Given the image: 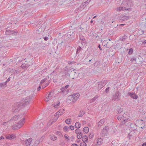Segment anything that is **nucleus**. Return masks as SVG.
Masks as SVG:
<instances>
[{
  "label": "nucleus",
  "mask_w": 146,
  "mask_h": 146,
  "mask_svg": "<svg viewBox=\"0 0 146 146\" xmlns=\"http://www.w3.org/2000/svg\"><path fill=\"white\" fill-rule=\"evenodd\" d=\"M129 117V115L128 113H124L123 115H119L117 117V118L119 120H121V122L119 124V126L125 125L126 126L130 125L131 126V124H132V123L129 124V122L126 123L127 122H128L130 120Z\"/></svg>",
  "instance_id": "nucleus-1"
},
{
  "label": "nucleus",
  "mask_w": 146,
  "mask_h": 146,
  "mask_svg": "<svg viewBox=\"0 0 146 146\" xmlns=\"http://www.w3.org/2000/svg\"><path fill=\"white\" fill-rule=\"evenodd\" d=\"M25 121V119L23 118L20 120L18 123L15 125H13L12 126V128L13 129H17L21 127Z\"/></svg>",
  "instance_id": "nucleus-2"
},
{
  "label": "nucleus",
  "mask_w": 146,
  "mask_h": 146,
  "mask_svg": "<svg viewBox=\"0 0 146 146\" xmlns=\"http://www.w3.org/2000/svg\"><path fill=\"white\" fill-rule=\"evenodd\" d=\"M23 107V104L20 102L15 104L13 105L12 111L13 112H17L20 110L21 108Z\"/></svg>",
  "instance_id": "nucleus-3"
},
{
  "label": "nucleus",
  "mask_w": 146,
  "mask_h": 146,
  "mask_svg": "<svg viewBox=\"0 0 146 146\" xmlns=\"http://www.w3.org/2000/svg\"><path fill=\"white\" fill-rule=\"evenodd\" d=\"M121 93L118 91L116 92L113 95L111 98L112 100L113 101H118L120 99Z\"/></svg>",
  "instance_id": "nucleus-4"
},
{
  "label": "nucleus",
  "mask_w": 146,
  "mask_h": 146,
  "mask_svg": "<svg viewBox=\"0 0 146 146\" xmlns=\"http://www.w3.org/2000/svg\"><path fill=\"white\" fill-rule=\"evenodd\" d=\"M31 99V97H27L25 99H24L22 102H20V103L23 104V106H25L29 103Z\"/></svg>",
  "instance_id": "nucleus-5"
},
{
  "label": "nucleus",
  "mask_w": 146,
  "mask_h": 146,
  "mask_svg": "<svg viewBox=\"0 0 146 146\" xmlns=\"http://www.w3.org/2000/svg\"><path fill=\"white\" fill-rule=\"evenodd\" d=\"M107 83V81L104 80V81L99 82L98 83V90H100L103 88Z\"/></svg>",
  "instance_id": "nucleus-6"
},
{
  "label": "nucleus",
  "mask_w": 146,
  "mask_h": 146,
  "mask_svg": "<svg viewBox=\"0 0 146 146\" xmlns=\"http://www.w3.org/2000/svg\"><path fill=\"white\" fill-rule=\"evenodd\" d=\"M80 96L79 93H75L70 96L71 100H72L73 102H75Z\"/></svg>",
  "instance_id": "nucleus-7"
},
{
  "label": "nucleus",
  "mask_w": 146,
  "mask_h": 146,
  "mask_svg": "<svg viewBox=\"0 0 146 146\" xmlns=\"http://www.w3.org/2000/svg\"><path fill=\"white\" fill-rule=\"evenodd\" d=\"M18 32L16 30H7L5 32V33L7 35H17Z\"/></svg>",
  "instance_id": "nucleus-8"
},
{
  "label": "nucleus",
  "mask_w": 146,
  "mask_h": 146,
  "mask_svg": "<svg viewBox=\"0 0 146 146\" xmlns=\"http://www.w3.org/2000/svg\"><path fill=\"white\" fill-rule=\"evenodd\" d=\"M79 74V73L78 71L76 70L75 71V70H73V71L71 72V75L72 77V79L77 78Z\"/></svg>",
  "instance_id": "nucleus-9"
},
{
  "label": "nucleus",
  "mask_w": 146,
  "mask_h": 146,
  "mask_svg": "<svg viewBox=\"0 0 146 146\" xmlns=\"http://www.w3.org/2000/svg\"><path fill=\"white\" fill-rule=\"evenodd\" d=\"M64 109H62L59 110L58 111L56 112V113L55 115L57 118L56 120H57L58 118L59 115H61L63 114L64 113Z\"/></svg>",
  "instance_id": "nucleus-10"
},
{
  "label": "nucleus",
  "mask_w": 146,
  "mask_h": 146,
  "mask_svg": "<svg viewBox=\"0 0 146 146\" xmlns=\"http://www.w3.org/2000/svg\"><path fill=\"white\" fill-rule=\"evenodd\" d=\"M128 94L134 99H136L138 98L137 96L134 93L128 92Z\"/></svg>",
  "instance_id": "nucleus-11"
},
{
  "label": "nucleus",
  "mask_w": 146,
  "mask_h": 146,
  "mask_svg": "<svg viewBox=\"0 0 146 146\" xmlns=\"http://www.w3.org/2000/svg\"><path fill=\"white\" fill-rule=\"evenodd\" d=\"M32 141V139L31 138L26 139L25 141L26 146H29Z\"/></svg>",
  "instance_id": "nucleus-12"
},
{
  "label": "nucleus",
  "mask_w": 146,
  "mask_h": 146,
  "mask_svg": "<svg viewBox=\"0 0 146 146\" xmlns=\"http://www.w3.org/2000/svg\"><path fill=\"white\" fill-rule=\"evenodd\" d=\"M6 137L7 139L11 140L15 138V136L13 134H11V135H8L6 136Z\"/></svg>",
  "instance_id": "nucleus-13"
},
{
  "label": "nucleus",
  "mask_w": 146,
  "mask_h": 146,
  "mask_svg": "<svg viewBox=\"0 0 146 146\" xmlns=\"http://www.w3.org/2000/svg\"><path fill=\"white\" fill-rule=\"evenodd\" d=\"M53 94L51 92H50L48 94V97H46V99L45 100V101L46 102L48 101L51 99L52 96V95Z\"/></svg>",
  "instance_id": "nucleus-14"
},
{
  "label": "nucleus",
  "mask_w": 146,
  "mask_h": 146,
  "mask_svg": "<svg viewBox=\"0 0 146 146\" xmlns=\"http://www.w3.org/2000/svg\"><path fill=\"white\" fill-rule=\"evenodd\" d=\"M69 86V85H67L61 88L60 89V93H64L66 91L65 90Z\"/></svg>",
  "instance_id": "nucleus-15"
},
{
  "label": "nucleus",
  "mask_w": 146,
  "mask_h": 146,
  "mask_svg": "<svg viewBox=\"0 0 146 146\" xmlns=\"http://www.w3.org/2000/svg\"><path fill=\"white\" fill-rule=\"evenodd\" d=\"M103 140L101 138H98L97 140V143L98 145H100L102 144L103 143Z\"/></svg>",
  "instance_id": "nucleus-16"
},
{
  "label": "nucleus",
  "mask_w": 146,
  "mask_h": 146,
  "mask_svg": "<svg viewBox=\"0 0 146 146\" xmlns=\"http://www.w3.org/2000/svg\"><path fill=\"white\" fill-rule=\"evenodd\" d=\"M105 119H102L98 122V127H99V128L105 122Z\"/></svg>",
  "instance_id": "nucleus-17"
},
{
  "label": "nucleus",
  "mask_w": 146,
  "mask_h": 146,
  "mask_svg": "<svg viewBox=\"0 0 146 146\" xmlns=\"http://www.w3.org/2000/svg\"><path fill=\"white\" fill-rule=\"evenodd\" d=\"M20 115H17L14 116L13 117H12L11 119V120H13L14 121H16L20 118H21V117H20Z\"/></svg>",
  "instance_id": "nucleus-18"
},
{
  "label": "nucleus",
  "mask_w": 146,
  "mask_h": 146,
  "mask_svg": "<svg viewBox=\"0 0 146 146\" xmlns=\"http://www.w3.org/2000/svg\"><path fill=\"white\" fill-rule=\"evenodd\" d=\"M107 132L106 130H104V129H103L100 135L102 137H104L106 135Z\"/></svg>",
  "instance_id": "nucleus-19"
},
{
  "label": "nucleus",
  "mask_w": 146,
  "mask_h": 146,
  "mask_svg": "<svg viewBox=\"0 0 146 146\" xmlns=\"http://www.w3.org/2000/svg\"><path fill=\"white\" fill-rule=\"evenodd\" d=\"M129 16L124 15L121 17V18L120 19V20L121 21H125L126 20L129 19Z\"/></svg>",
  "instance_id": "nucleus-20"
},
{
  "label": "nucleus",
  "mask_w": 146,
  "mask_h": 146,
  "mask_svg": "<svg viewBox=\"0 0 146 146\" xmlns=\"http://www.w3.org/2000/svg\"><path fill=\"white\" fill-rule=\"evenodd\" d=\"M60 102L59 101H57L56 102H55L52 104V106L55 108H56L60 104Z\"/></svg>",
  "instance_id": "nucleus-21"
},
{
  "label": "nucleus",
  "mask_w": 146,
  "mask_h": 146,
  "mask_svg": "<svg viewBox=\"0 0 146 146\" xmlns=\"http://www.w3.org/2000/svg\"><path fill=\"white\" fill-rule=\"evenodd\" d=\"M130 9V8H127L125 7H119V11L121 10H129Z\"/></svg>",
  "instance_id": "nucleus-22"
},
{
  "label": "nucleus",
  "mask_w": 146,
  "mask_h": 146,
  "mask_svg": "<svg viewBox=\"0 0 146 146\" xmlns=\"http://www.w3.org/2000/svg\"><path fill=\"white\" fill-rule=\"evenodd\" d=\"M89 129L88 127H84L83 130V131L84 133H87L88 132Z\"/></svg>",
  "instance_id": "nucleus-23"
},
{
  "label": "nucleus",
  "mask_w": 146,
  "mask_h": 146,
  "mask_svg": "<svg viewBox=\"0 0 146 146\" xmlns=\"http://www.w3.org/2000/svg\"><path fill=\"white\" fill-rule=\"evenodd\" d=\"M88 140V137L86 135H84L82 137V140L83 141L87 142Z\"/></svg>",
  "instance_id": "nucleus-24"
},
{
  "label": "nucleus",
  "mask_w": 146,
  "mask_h": 146,
  "mask_svg": "<svg viewBox=\"0 0 146 146\" xmlns=\"http://www.w3.org/2000/svg\"><path fill=\"white\" fill-rule=\"evenodd\" d=\"M82 50L81 47L79 46L78 47L77 49V51L76 53V55H79V53L81 51V50Z\"/></svg>",
  "instance_id": "nucleus-25"
},
{
  "label": "nucleus",
  "mask_w": 146,
  "mask_h": 146,
  "mask_svg": "<svg viewBox=\"0 0 146 146\" xmlns=\"http://www.w3.org/2000/svg\"><path fill=\"white\" fill-rule=\"evenodd\" d=\"M75 127L77 129L80 128L81 127V124L78 122H76L75 124Z\"/></svg>",
  "instance_id": "nucleus-26"
},
{
  "label": "nucleus",
  "mask_w": 146,
  "mask_h": 146,
  "mask_svg": "<svg viewBox=\"0 0 146 146\" xmlns=\"http://www.w3.org/2000/svg\"><path fill=\"white\" fill-rule=\"evenodd\" d=\"M85 113L84 111H80V114L78 115V117H82Z\"/></svg>",
  "instance_id": "nucleus-27"
},
{
  "label": "nucleus",
  "mask_w": 146,
  "mask_h": 146,
  "mask_svg": "<svg viewBox=\"0 0 146 146\" xmlns=\"http://www.w3.org/2000/svg\"><path fill=\"white\" fill-rule=\"evenodd\" d=\"M82 135V133L80 131L79 134L77 135V137L78 139H80L83 136Z\"/></svg>",
  "instance_id": "nucleus-28"
},
{
  "label": "nucleus",
  "mask_w": 146,
  "mask_h": 146,
  "mask_svg": "<svg viewBox=\"0 0 146 146\" xmlns=\"http://www.w3.org/2000/svg\"><path fill=\"white\" fill-rule=\"evenodd\" d=\"M40 142V139H37L35 142L34 143L35 145H37Z\"/></svg>",
  "instance_id": "nucleus-29"
},
{
  "label": "nucleus",
  "mask_w": 146,
  "mask_h": 146,
  "mask_svg": "<svg viewBox=\"0 0 146 146\" xmlns=\"http://www.w3.org/2000/svg\"><path fill=\"white\" fill-rule=\"evenodd\" d=\"M71 122V119H66L65 120L66 123L67 124H70Z\"/></svg>",
  "instance_id": "nucleus-30"
},
{
  "label": "nucleus",
  "mask_w": 146,
  "mask_h": 146,
  "mask_svg": "<svg viewBox=\"0 0 146 146\" xmlns=\"http://www.w3.org/2000/svg\"><path fill=\"white\" fill-rule=\"evenodd\" d=\"M127 37V36L125 35L123 36L120 38V40L122 41H125V39Z\"/></svg>",
  "instance_id": "nucleus-31"
},
{
  "label": "nucleus",
  "mask_w": 146,
  "mask_h": 146,
  "mask_svg": "<svg viewBox=\"0 0 146 146\" xmlns=\"http://www.w3.org/2000/svg\"><path fill=\"white\" fill-rule=\"evenodd\" d=\"M73 34L74 33L73 32H72V33H71V32H68L67 33L66 36H68V37H70L71 36H73Z\"/></svg>",
  "instance_id": "nucleus-32"
},
{
  "label": "nucleus",
  "mask_w": 146,
  "mask_h": 146,
  "mask_svg": "<svg viewBox=\"0 0 146 146\" xmlns=\"http://www.w3.org/2000/svg\"><path fill=\"white\" fill-rule=\"evenodd\" d=\"M50 139L53 141H55L57 139V137L55 135L51 136L50 137Z\"/></svg>",
  "instance_id": "nucleus-33"
},
{
  "label": "nucleus",
  "mask_w": 146,
  "mask_h": 146,
  "mask_svg": "<svg viewBox=\"0 0 146 146\" xmlns=\"http://www.w3.org/2000/svg\"><path fill=\"white\" fill-rule=\"evenodd\" d=\"M69 129V127L67 126H65L63 128V130L65 131H68Z\"/></svg>",
  "instance_id": "nucleus-34"
},
{
  "label": "nucleus",
  "mask_w": 146,
  "mask_h": 146,
  "mask_svg": "<svg viewBox=\"0 0 146 146\" xmlns=\"http://www.w3.org/2000/svg\"><path fill=\"white\" fill-rule=\"evenodd\" d=\"M48 84L49 83H48V82H47V83H44L43 84V86L42 87V88H44L46 87L48 85Z\"/></svg>",
  "instance_id": "nucleus-35"
},
{
  "label": "nucleus",
  "mask_w": 146,
  "mask_h": 146,
  "mask_svg": "<svg viewBox=\"0 0 146 146\" xmlns=\"http://www.w3.org/2000/svg\"><path fill=\"white\" fill-rule=\"evenodd\" d=\"M123 111V109L122 108H120L119 109L118 111H117V114H120Z\"/></svg>",
  "instance_id": "nucleus-36"
},
{
  "label": "nucleus",
  "mask_w": 146,
  "mask_h": 146,
  "mask_svg": "<svg viewBox=\"0 0 146 146\" xmlns=\"http://www.w3.org/2000/svg\"><path fill=\"white\" fill-rule=\"evenodd\" d=\"M138 32L140 35H141L143 34L144 31L142 29H139L138 31Z\"/></svg>",
  "instance_id": "nucleus-37"
},
{
  "label": "nucleus",
  "mask_w": 146,
  "mask_h": 146,
  "mask_svg": "<svg viewBox=\"0 0 146 146\" xmlns=\"http://www.w3.org/2000/svg\"><path fill=\"white\" fill-rule=\"evenodd\" d=\"M127 5H129L128 6L130 7H131L133 5V4L130 1H128L127 3Z\"/></svg>",
  "instance_id": "nucleus-38"
},
{
  "label": "nucleus",
  "mask_w": 146,
  "mask_h": 146,
  "mask_svg": "<svg viewBox=\"0 0 146 146\" xmlns=\"http://www.w3.org/2000/svg\"><path fill=\"white\" fill-rule=\"evenodd\" d=\"M133 52V50L132 48H131L129 49V51L128 52V53L129 54H131Z\"/></svg>",
  "instance_id": "nucleus-39"
},
{
  "label": "nucleus",
  "mask_w": 146,
  "mask_h": 146,
  "mask_svg": "<svg viewBox=\"0 0 146 146\" xmlns=\"http://www.w3.org/2000/svg\"><path fill=\"white\" fill-rule=\"evenodd\" d=\"M99 97L98 95H96L94 98H93L92 99V102L94 101L96 99H97Z\"/></svg>",
  "instance_id": "nucleus-40"
},
{
  "label": "nucleus",
  "mask_w": 146,
  "mask_h": 146,
  "mask_svg": "<svg viewBox=\"0 0 146 146\" xmlns=\"http://www.w3.org/2000/svg\"><path fill=\"white\" fill-rule=\"evenodd\" d=\"M86 142L83 141V142L80 143V146H86V144L85 143Z\"/></svg>",
  "instance_id": "nucleus-41"
},
{
  "label": "nucleus",
  "mask_w": 146,
  "mask_h": 146,
  "mask_svg": "<svg viewBox=\"0 0 146 146\" xmlns=\"http://www.w3.org/2000/svg\"><path fill=\"white\" fill-rule=\"evenodd\" d=\"M90 1V0L89 1V0H88L84 3V4L85 5V7H86V6H87L89 2Z\"/></svg>",
  "instance_id": "nucleus-42"
},
{
  "label": "nucleus",
  "mask_w": 146,
  "mask_h": 146,
  "mask_svg": "<svg viewBox=\"0 0 146 146\" xmlns=\"http://www.w3.org/2000/svg\"><path fill=\"white\" fill-rule=\"evenodd\" d=\"M6 82H4L0 84V88L4 87V86L6 85Z\"/></svg>",
  "instance_id": "nucleus-43"
},
{
  "label": "nucleus",
  "mask_w": 146,
  "mask_h": 146,
  "mask_svg": "<svg viewBox=\"0 0 146 146\" xmlns=\"http://www.w3.org/2000/svg\"><path fill=\"white\" fill-rule=\"evenodd\" d=\"M76 62H74V61H68V63L69 64H74Z\"/></svg>",
  "instance_id": "nucleus-44"
},
{
  "label": "nucleus",
  "mask_w": 146,
  "mask_h": 146,
  "mask_svg": "<svg viewBox=\"0 0 146 146\" xmlns=\"http://www.w3.org/2000/svg\"><path fill=\"white\" fill-rule=\"evenodd\" d=\"M56 134L58 135L60 137L62 136V134L61 133V132L60 131H57L56 132Z\"/></svg>",
  "instance_id": "nucleus-45"
},
{
  "label": "nucleus",
  "mask_w": 146,
  "mask_h": 146,
  "mask_svg": "<svg viewBox=\"0 0 146 146\" xmlns=\"http://www.w3.org/2000/svg\"><path fill=\"white\" fill-rule=\"evenodd\" d=\"M47 80V78H44V79L42 80L40 82V83L41 84H42L43 82H45Z\"/></svg>",
  "instance_id": "nucleus-46"
},
{
  "label": "nucleus",
  "mask_w": 146,
  "mask_h": 146,
  "mask_svg": "<svg viewBox=\"0 0 146 146\" xmlns=\"http://www.w3.org/2000/svg\"><path fill=\"white\" fill-rule=\"evenodd\" d=\"M64 137L65 139H67V141H69L70 140V139L68 138V135L66 134L65 135Z\"/></svg>",
  "instance_id": "nucleus-47"
},
{
  "label": "nucleus",
  "mask_w": 146,
  "mask_h": 146,
  "mask_svg": "<svg viewBox=\"0 0 146 146\" xmlns=\"http://www.w3.org/2000/svg\"><path fill=\"white\" fill-rule=\"evenodd\" d=\"M80 131H81L80 130V129H77L75 130V132L77 134V135H78L79 134Z\"/></svg>",
  "instance_id": "nucleus-48"
},
{
  "label": "nucleus",
  "mask_w": 146,
  "mask_h": 146,
  "mask_svg": "<svg viewBox=\"0 0 146 146\" xmlns=\"http://www.w3.org/2000/svg\"><path fill=\"white\" fill-rule=\"evenodd\" d=\"M93 135H94V134H93V133H90V134L89 136V137L90 139L92 138L93 136Z\"/></svg>",
  "instance_id": "nucleus-49"
},
{
  "label": "nucleus",
  "mask_w": 146,
  "mask_h": 146,
  "mask_svg": "<svg viewBox=\"0 0 146 146\" xmlns=\"http://www.w3.org/2000/svg\"><path fill=\"white\" fill-rule=\"evenodd\" d=\"M103 129H104V130H106L108 132L109 129V128L108 126H106Z\"/></svg>",
  "instance_id": "nucleus-50"
},
{
  "label": "nucleus",
  "mask_w": 146,
  "mask_h": 146,
  "mask_svg": "<svg viewBox=\"0 0 146 146\" xmlns=\"http://www.w3.org/2000/svg\"><path fill=\"white\" fill-rule=\"evenodd\" d=\"M110 88V87H108L105 90V92L106 93H107L109 92Z\"/></svg>",
  "instance_id": "nucleus-51"
},
{
  "label": "nucleus",
  "mask_w": 146,
  "mask_h": 146,
  "mask_svg": "<svg viewBox=\"0 0 146 146\" xmlns=\"http://www.w3.org/2000/svg\"><path fill=\"white\" fill-rule=\"evenodd\" d=\"M69 128H70V129L72 130H73L74 129V127L72 125L70 126Z\"/></svg>",
  "instance_id": "nucleus-52"
},
{
  "label": "nucleus",
  "mask_w": 146,
  "mask_h": 146,
  "mask_svg": "<svg viewBox=\"0 0 146 146\" xmlns=\"http://www.w3.org/2000/svg\"><path fill=\"white\" fill-rule=\"evenodd\" d=\"M85 5L84 4V3H82L81 5L80 6V7L81 8H82L83 9L85 7H85Z\"/></svg>",
  "instance_id": "nucleus-53"
},
{
  "label": "nucleus",
  "mask_w": 146,
  "mask_h": 146,
  "mask_svg": "<svg viewBox=\"0 0 146 146\" xmlns=\"http://www.w3.org/2000/svg\"><path fill=\"white\" fill-rule=\"evenodd\" d=\"M44 138V136H42L40 139H40V142H42Z\"/></svg>",
  "instance_id": "nucleus-54"
},
{
  "label": "nucleus",
  "mask_w": 146,
  "mask_h": 146,
  "mask_svg": "<svg viewBox=\"0 0 146 146\" xmlns=\"http://www.w3.org/2000/svg\"><path fill=\"white\" fill-rule=\"evenodd\" d=\"M136 59V58H135V57H134L133 58H131V59L130 60L131 62H133L134 61H135Z\"/></svg>",
  "instance_id": "nucleus-55"
},
{
  "label": "nucleus",
  "mask_w": 146,
  "mask_h": 146,
  "mask_svg": "<svg viewBox=\"0 0 146 146\" xmlns=\"http://www.w3.org/2000/svg\"><path fill=\"white\" fill-rule=\"evenodd\" d=\"M128 137L129 138V139H131L133 138L132 136H131L130 133H129L128 134Z\"/></svg>",
  "instance_id": "nucleus-56"
},
{
  "label": "nucleus",
  "mask_w": 146,
  "mask_h": 146,
  "mask_svg": "<svg viewBox=\"0 0 146 146\" xmlns=\"http://www.w3.org/2000/svg\"><path fill=\"white\" fill-rule=\"evenodd\" d=\"M48 38L47 37H45L44 39L45 41H46L48 39Z\"/></svg>",
  "instance_id": "nucleus-57"
},
{
  "label": "nucleus",
  "mask_w": 146,
  "mask_h": 146,
  "mask_svg": "<svg viewBox=\"0 0 146 146\" xmlns=\"http://www.w3.org/2000/svg\"><path fill=\"white\" fill-rule=\"evenodd\" d=\"M72 146H78V145L76 144H72Z\"/></svg>",
  "instance_id": "nucleus-58"
},
{
  "label": "nucleus",
  "mask_w": 146,
  "mask_h": 146,
  "mask_svg": "<svg viewBox=\"0 0 146 146\" xmlns=\"http://www.w3.org/2000/svg\"><path fill=\"white\" fill-rule=\"evenodd\" d=\"M10 77H9V78L6 81V82H6V83H7V82H9V81H10Z\"/></svg>",
  "instance_id": "nucleus-59"
},
{
  "label": "nucleus",
  "mask_w": 146,
  "mask_h": 146,
  "mask_svg": "<svg viewBox=\"0 0 146 146\" xmlns=\"http://www.w3.org/2000/svg\"><path fill=\"white\" fill-rule=\"evenodd\" d=\"M98 47L100 49V50H102V48L101 47L100 45V44H99L98 45Z\"/></svg>",
  "instance_id": "nucleus-60"
},
{
  "label": "nucleus",
  "mask_w": 146,
  "mask_h": 146,
  "mask_svg": "<svg viewBox=\"0 0 146 146\" xmlns=\"http://www.w3.org/2000/svg\"><path fill=\"white\" fill-rule=\"evenodd\" d=\"M41 89V86H39L37 88V90L38 91H39Z\"/></svg>",
  "instance_id": "nucleus-61"
},
{
  "label": "nucleus",
  "mask_w": 146,
  "mask_h": 146,
  "mask_svg": "<svg viewBox=\"0 0 146 146\" xmlns=\"http://www.w3.org/2000/svg\"><path fill=\"white\" fill-rule=\"evenodd\" d=\"M142 146H146V142L143 143L142 145Z\"/></svg>",
  "instance_id": "nucleus-62"
},
{
  "label": "nucleus",
  "mask_w": 146,
  "mask_h": 146,
  "mask_svg": "<svg viewBox=\"0 0 146 146\" xmlns=\"http://www.w3.org/2000/svg\"><path fill=\"white\" fill-rule=\"evenodd\" d=\"M96 39H99L100 38V37L99 36L97 35L96 36Z\"/></svg>",
  "instance_id": "nucleus-63"
},
{
  "label": "nucleus",
  "mask_w": 146,
  "mask_h": 146,
  "mask_svg": "<svg viewBox=\"0 0 146 146\" xmlns=\"http://www.w3.org/2000/svg\"><path fill=\"white\" fill-rule=\"evenodd\" d=\"M2 139H4V137L3 136H1L0 137V140Z\"/></svg>",
  "instance_id": "nucleus-64"
}]
</instances>
